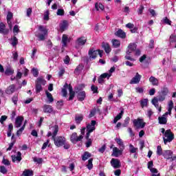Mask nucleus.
Masks as SVG:
<instances>
[{"label": "nucleus", "mask_w": 176, "mask_h": 176, "mask_svg": "<svg viewBox=\"0 0 176 176\" xmlns=\"http://www.w3.org/2000/svg\"><path fill=\"white\" fill-rule=\"evenodd\" d=\"M49 10H47L44 12L43 20H45V21H49Z\"/></svg>", "instance_id": "52"}, {"label": "nucleus", "mask_w": 176, "mask_h": 176, "mask_svg": "<svg viewBox=\"0 0 176 176\" xmlns=\"http://www.w3.org/2000/svg\"><path fill=\"white\" fill-rule=\"evenodd\" d=\"M173 108H174V102L173 100H170L168 104V115L171 114V111H173Z\"/></svg>", "instance_id": "33"}, {"label": "nucleus", "mask_w": 176, "mask_h": 176, "mask_svg": "<svg viewBox=\"0 0 176 176\" xmlns=\"http://www.w3.org/2000/svg\"><path fill=\"white\" fill-rule=\"evenodd\" d=\"M88 54L91 60V58L94 60V58L97 57V54H98V50H94V49H91L89 50Z\"/></svg>", "instance_id": "10"}, {"label": "nucleus", "mask_w": 176, "mask_h": 176, "mask_svg": "<svg viewBox=\"0 0 176 176\" xmlns=\"http://www.w3.org/2000/svg\"><path fill=\"white\" fill-rule=\"evenodd\" d=\"M11 157L12 159L13 163H16V162H18V163H20V162H21V159H22L21 158V152L18 151L17 156L12 155Z\"/></svg>", "instance_id": "13"}, {"label": "nucleus", "mask_w": 176, "mask_h": 176, "mask_svg": "<svg viewBox=\"0 0 176 176\" xmlns=\"http://www.w3.org/2000/svg\"><path fill=\"white\" fill-rule=\"evenodd\" d=\"M83 140V135H80L78 137V134L76 133H73L70 137V141L73 144H76V142H79V141H82Z\"/></svg>", "instance_id": "4"}, {"label": "nucleus", "mask_w": 176, "mask_h": 176, "mask_svg": "<svg viewBox=\"0 0 176 176\" xmlns=\"http://www.w3.org/2000/svg\"><path fill=\"white\" fill-rule=\"evenodd\" d=\"M0 173L2 174H6L8 173V169L4 166H0Z\"/></svg>", "instance_id": "58"}, {"label": "nucleus", "mask_w": 176, "mask_h": 176, "mask_svg": "<svg viewBox=\"0 0 176 176\" xmlns=\"http://www.w3.org/2000/svg\"><path fill=\"white\" fill-rule=\"evenodd\" d=\"M69 101H72V100H74L75 97V91H74V89H72V86L71 85H69Z\"/></svg>", "instance_id": "21"}, {"label": "nucleus", "mask_w": 176, "mask_h": 176, "mask_svg": "<svg viewBox=\"0 0 176 176\" xmlns=\"http://www.w3.org/2000/svg\"><path fill=\"white\" fill-rule=\"evenodd\" d=\"M96 124H97V122L96 120H91V123L87 124V135L86 138H89L90 133H93L94 130H96Z\"/></svg>", "instance_id": "2"}, {"label": "nucleus", "mask_w": 176, "mask_h": 176, "mask_svg": "<svg viewBox=\"0 0 176 176\" xmlns=\"http://www.w3.org/2000/svg\"><path fill=\"white\" fill-rule=\"evenodd\" d=\"M82 69H83V65H79L77 66V67L75 69V70H74V74H76V75H79V74H80Z\"/></svg>", "instance_id": "37"}, {"label": "nucleus", "mask_w": 176, "mask_h": 176, "mask_svg": "<svg viewBox=\"0 0 176 176\" xmlns=\"http://www.w3.org/2000/svg\"><path fill=\"white\" fill-rule=\"evenodd\" d=\"M137 151H138V148L134 147L133 144H129V152L131 153H136Z\"/></svg>", "instance_id": "41"}, {"label": "nucleus", "mask_w": 176, "mask_h": 176, "mask_svg": "<svg viewBox=\"0 0 176 176\" xmlns=\"http://www.w3.org/2000/svg\"><path fill=\"white\" fill-rule=\"evenodd\" d=\"M45 33L37 34H36V36L38 38V41H45Z\"/></svg>", "instance_id": "50"}, {"label": "nucleus", "mask_w": 176, "mask_h": 176, "mask_svg": "<svg viewBox=\"0 0 176 176\" xmlns=\"http://www.w3.org/2000/svg\"><path fill=\"white\" fill-rule=\"evenodd\" d=\"M124 113V111L122 110L121 112L119 114H118L114 118L113 123L115 124L118 123V121L122 119V116H123Z\"/></svg>", "instance_id": "30"}, {"label": "nucleus", "mask_w": 176, "mask_h": 176, "mask_svg": "<svg viewBox=\"0 0 176 176\" xmlns=\"http://www.w3.org/2000/svg\"><path fill=\"white\" fill-rule=\"evenodd\" d=\"M133 124H134V126L138 127V129H140V127L141 129H144L145 127V122H144V120L142 119L135 120L133 121Z\"/></svg>", "instance_id": "5"}, {"label": "nucleus", "mask_w": 176, "mask_h": 176, "mask_svg": "<svg viewBox=\"0 0 176 176\" xmlns=\"http://www.w3.org/2000/svg\"><path fill=\"white\" fill-rule=\"evenodd\" d=\"M36 91L37 93H41L42 91V85L36 82Z\"/></svg>", "instance_id": "51"}, {"label": "nucleus", "mask_w": 176, "mask_h": 176, "mask_svg": "<svg viewBox=\"0 0 176 176\" xmlns=\"http://www.w3.org/2000/svg\"><path fill=\"white\" fill-rule=\"evenodd\" d=\"M168 115V112H166L162 117L158 118L160 124H166L167 123V118H166Z\"/></svg>", "instance_id": "14"}, {"label": "nucleus", "mask_w": 176, "mask_h": 176, "mask_svg": "<svg viewBox=\"0 0 176 176\" xmlns=\"http://www.w3.org/2000/svg\"><path fill=\"white\" fill-rule=\"evenodd\" d=\"M78 101H83L86 98V92L85 91H80L78 94Z\"/></svg>", "instance_id": "26"}, {"label": "nucleus", "mask_w": 176, "mask_h": 176, "mask_svg": "<svg viewBox=\"0 0 176 176\" xmlns=\"http://www.w3.org/2000/svg\"><path fill=\"white\" fill-rule=\"evenodd\" d=\"M12 17H13V14L12 12H8V15H7V23L10 28V30H12V21L10 20H12Z\"/></svg>", "instance_id": "28"}, {"label": "nucleus", "mask_w": 176, "mask_h": 176, "mask_svg": "<svg viewBox=\"0 0 176 176\" xmlns=\"http://www.w3.org/2000/svg\"><path fill=\"white\" fill-rule=\"evenodd\" d=\"M43 109L45 113H52L53 112V107L51 105L44 104Z\"/></svg>", "instance_id": "17"}, {"label": "nucleus", "mask_w": 176, "mask_h": 176, "mask_svg": "<svg viewBox=\"0 0 176 176\" xmlns=\"http://www.w3.org/2000/svg\"><path fill=\"white\" fill-rule=\"evenodd\" d=\"M140 105L142 108H144V107H146V105H148V99H144L141 100Z\"/></svg>", "instance_id": "53"}, {"label": "nucleus", "mask_w": 176, "mask_h": 176, "mask_svg": "<svg viewBox=\"0 0 176 176\" xmlns=\"http://www.w3.org/2000/svg\"><path fill=\"white\" fill-rule=\"evenodd\" d=\"M153 105H154V107H155V108H157V109H158L159 112H162V107H159V99H157V97H155L152 101H151Z\"/></svg>", "instance_id": "18"}, {"label": "nucleus", "mask_w": 176, "mask_h": 176, "mask_svg": "<svg viewBox=\"0 0 176 176\" xmlns=\"http://www.w3.org/2000/svg\"><path fill=\"white\" fill-rule=\"evenodd\" d=\"M95 8L96 9V10H104V9L105 8L104 7V5H102V3H96L95 4Z\"/></svg>", "instance_id": "39"}, {"label": "nucleus", "mask_w": 176, "mask_h": 176, "mask_svg": "<svg viewBox=\"0 0 176 176\" xmlns=\"http://www.w3.org/2000/svg\"><path fill=\"white\" fill-rule=\"evenodd\" d=\"M162 155L167 160H170V159L171 158V156H173V151L170 150H165L164 151Z\"/></svg>", "instance_id": "16"}, {"label": "nucleus", "mask_w": 176, "mask_h": 176, "mask_svg": "<svg viewBox=\"0 0 176 176\" xmlns=\"http://www.w3.org/2000/svg\"><path fill=\"white\" fill-rule=\"evenodd\" d=\"M111 164L113 168H119L120 167V161L118 159H112L111 161Z\"/></svg>", "instance_id": "15"}, {"label": "nucleus", "mask_w": 176, "mask_h": 176, "mask_svg": "<svg viewBox=\"0 0 176 176\" xmlns=\"http://www.w3.org/2000/svg\"><path fill=\"white\" fill-rule=\"evenodd\" d=\"M70 39L68 38V35L67 34H63L62 36V43H63V47H65L67 46V43H69Z\"/></svg>", "instance_id": "19"}, {"label": "nucleus", "mask_w": 176, "mask_h": 176, "mask_svg": "<svg viewBox=\"0 0 176 176\" xmlns=\"http://www.w3.org/2000/svg\"><path fill=\"white\" fill-rule=\"evenodd\" d=\"M23 120H24V118L23 117L18 116L16 118L14 126L16 127V129H19V127H21V124L23 123Z\"/></svg>", "instance_id": "12"}, {"label": "nucleus", "mask_w": 176, "mask_h": 176, "mask_svg": "<svg viewBox=\"0 0 176 176\" xmlns=\"http://www.w3.org/2000/svg\"><path fill=\"white\" fill-rule=\"evenodd\" d=\"M11 45L14 47L19 43V39L16 36L11 38Z\"/></svg>", "instance_id": "40"}, {"label": "nucleus", "mask_w": 176, "mask_h": 176, "mask_svg": "<svg viewBox=\"0 0 176 176\" xmlns=\"http://www.w3.org/2000/svg\"><path fill=\"white\" fill-rule=\"evenodd\" d=\"M157 155L158 156H162V155H163V149L162 148V146H157Z\"/></svg>", "instance_id": "48"}, {"label": "nucleus", "mask_w": 176, "mask_h": 176, "mask_svg": "<svg viewBox=\"0 0 176 176\" xmlns=\"http://www.w3.org/2000/svg\"><path fill=\"white\" fill-rule=\"evenodd\" d=\"M76 43L78 46H83V45L86 43V38H85V37H80L77 39Z\"/></svg>", "instance_id": "29"}, {"label": "nucleus", "mask_w": 176, "mask_h": 176, "mask_svg": "<svg viewBox=\"0 0 176 176\" xmlns=\"http://www.w3.org/2000/svg\"><path fill=\"white\" fill-rule=\"evenodd\" d=\"M156 98L159 101H164V100H166V96L164 95H162L161 94H160V96H158Z\"/></svg>", "instance_id": "62"}, {"label": "nucleus", "mask_w": 176, "mask_h": 176, "mask_svg": "<svg viewBox=\"0 0 176 176\" xmlns=\"http://www.w3.org/2000/svg\"><path fill=\"white\" fill-rule=\"evenodd\" d=\"M112 45L115 47H119L120 46V41L119 40H112Z\"/></svg>", "instance_id": "47"}, {"label": "nucleus", "mask_w": 176, "mask_h": 176, "mask_svg": "<svg viewBox=\"0 0 176 176\" xmlns=\"http://www.w3.org/2000/svg\"><path fill=\"white\" fill-rule=\"evenodd\" d=\"M45 94L50 103H52L53 102V101H54V98H53V96L50 94V92L45 91Z\"/></svg>", "instance_id": "34"}, {"label": "nucleus", "mask_w": 176, "mask_h": 176, "mask_svg": "<svg viewBox=\"0 0 176 176\" xmlns=\"http://www.w3.org/2000/svg\"><path fill=\"white\" fill-rule=\"evenodd\" d=\"M116 142L120 146L121 149H124V144H123V140L120 138H116Z\"/></svg>", "instance_id": "36"}, {"label": "nucleus", "mask_w": 176, "mask_h": 176, "mask_svg": "<svg viewBox=\"0 0 176 176\" xmlns=\"http://www.w3.org/2000/svg\"><path fill=\"white\" fill-rule=\"evenodd\" d=\"M16 90V86L14 85H10L6 90V94H13Z\"/></svg>", "instance_id": "20"}, {"label": "nucleus", "mask_w": 176, "mask_h": 176, "mask_svg": "<svg viewBox=\"0 0 176 176\" xmlns=\"http://www.w3.org/2000/svg\"><path fill=\"white\" fill-rule=\"evenodd\" d=\"M49 142H50V140H47L45 142L43 143V146L41 149L43 151L47 148V145H49Z\"/></svg>", "instance_id": "61"}, {"label": "nucleus", "mask_w": 176, "mask_h": 176, "mask_svg": "<svg viewBox=\"0 0 176 176\" xmlns=\"http://www.w3.org/2000/svg\"><path fill=\"white\" fill-rule=\"evenodd\" d=\"M23 175H24V176H33L34 175V171H32L30 169H25L23 172Z\"/></svg>", "instance_id": "35"}, {"label": "nucleus", "mask_w": 176, "mask_h": 176, "mask_svg": "<svg viewBox=\"0 0 176 176\" xmlns=\"http://www.w3.org/2000/svg\"><path fill=\"white\" fill-rule=\"evenodd\" d=\"M169 42H170V45H171V43H175L176 34L170 35V38H169Z\"/></svg>", "instance_id": "46"}, {"label": "nucleus", "mask_w": 176, "mask_h": 176, "mask_svg": "<svg viewBox=\"0 0 176 176\" xmlns=\"http://www.w3.org/2000/svg\"><path fill=\"white\" fill-rule=\"evenodd\" d=\"M144 9H145V7H144V6L141 5L138 10V14H139V15L142 14V13L144 12Z\"/></svg>", "instance_id": "54"}, {"label": "nucleus", "mask_w": 176, "mask_h": 176, "mask_svg": "<svg viewBox=\"0 0 176 176\" xmlns=\"http://www.w3.org/2000/svg\"><path fill=\"white\" fill-rule=\"evenodd\" d=\"M33 160L34 162H35L36 163H38V164H41V163H42L43 162L42 158H38L36 157H33Z\"/></svg>", "instance_id": "60"}, {"label": "nucleus", "mask_w": 176, "mask_h": 176, "mask_svg": "<svg viewBox=\"0 0 176 176\" xmlns=\"http://www.w3.org/2000/svg\"><path fill=\"white\" fill-rule=\"evenodd\" d=\"M36 83L45 86V85H46V80L45 78H43V77H38L36 80Z\"/></svg>", "instance_id": "31"}, {"label": "nucleus", "mask_w": 176, "mask_h": 176, "mask_svg": "<svg viewBox=\"0 0 176 176\" xmlns=\"http://www.w3.org/2000/svg\"><path fill=\"white\" fill-rule=\"evenodd\" d=\"M67 28H68V22L67 21H63V23H61L60 25V30L63 32L65 31Z\"/></svg>", "instance_id": "23"}, {"label": "nucleus", "mask_w": 176, "mask_h": 176, "mask_svg": "<svg viewBox=\"0 0 176 176\" xmlns=\"http://www.w3.org/2000/svg\"><path fill=\"white\" fill-rule=\"evenodd\" d=\"M91 91L94 92V93H98V87H96L95 85H92L91 87Z\"/></svg>", "instance_id": "64"}, {"label": "nucleus", "mask_w": 176, "mask_h": 176, "mask_svg": "<svg viewBox=\"0 0 176 176\" xmlns=\"http://www.w3.org/2000/svg\"><path fill=\"white\" fill-rule=\"evenodd\" d=\"M75 120L77 124H80V122L83 120V115L78 114L75 117Z\"/></svg>", "instance_id": "32"}, {"label": "nucleus", "mask_w": 176, "mask_h": 176, "mask_svg": "<svg viewBox=\"0 0 176 176\" xmlns=\"http://www.w3.org/2000/svg\"><path fill=\"white\" fill-rule=\"evenodd\" d=\"M164 135L163 140L165 145L167 144V142H171L174 140V134L171 132V129L166 130Z\"/></svg>", "instance_id": "3"}, {"label": "nucleus", "mask_w": 176, "mask_h": 176, "mask_svg": "<svg viewBox=\"0 0 176 176\" xmlns=\"http://www.w3.org/2000/svg\"><path fill=\"white\" fill-rule=\"evenodd\" d=\"M124 149H122V147H120V149L118 148V147H114L113 148V155L115 156V157H118V156H120L122 153H123V151Z\"/></svg>", "instance_id": "9"}, {"label": "nucleus", "mask_w": 176, "mask_h": 176, "mask_svg": "<svg viewBox=\"0 0 176 176\" xmlns=\"http://www.w3.org/2000/svg\"><path fill=\"white\" fill-rule=\"evenodd\" d=\"M86 140H87V142H86V147L87 148H90V146H91V144L93 142V140H91V139L90 138H86Z\"/></svg>", "instance_id": "57"}, {"label": "nucleus", "mask_w": 176, "mask_h": 176, "mask_svg": "<svg viewBox=\"0 0 176 176\" xmlns=\"http://www.w3.org/2000/svg\"><path fill=\"white\" fill-rule=\"evenodd\" d=\"M149 82H151L153 86H159V80L153 76L150 77Z\"/></svg>", "instance_id": "24"}, {"label": "nucleus", "mask_w": 176, "mask_h": 176, "mask_svg": "<svg viewBox=\"0 0 176 176\" xmlns=\"http://www.w3.org/2000/svg\"><path fill=\"white\" fill-rule=\"evenodd\" d=\"M105 78H107V79H109L111 78V74L104 73L100 76V77L98 79V83H104V80Z\"/></svg>", "instance_id": "8"}, {"label": "nucleus", "mask_w": 176, "mask_h": 176, "mask_svg": "<svg viewBox=\"0 0 176 176\" xmlns=\"http://www.w3.org/2000/svg\"><path fill=\"white\" fill-rule=\"evenodd\" d=\"M162 21L165 23V24H168V25H171V21H170V19H168V18H167V16H165L163 19Z\"/></svg>", "instance_id": "56"}, {"label": "nucleus", "mask_w": 176, "mask_h": 176, "mask_svg": "<svg viewBox=\"0 0 176 176\" xmlns=\"http://www.w3.org/2000/svg\"><path fill=\"white\" fill-rule=\"evenodd\" d=\"M24 129H25V124H23L19 130L16 132L17 137H20L21 134H23V131H24Z\"/></svg>", "instance_id": "44"}, {"label": "nucleus", "mask_w": 176, "mask_h": 176, "mask_svg": "<svg viewBox=\"0 0 176 176\" xmlns=\"http://www.w3.org/2000/svg\"><path fill=\"white\" fill-rule=\"evenodd\" d=\"M116 36H118V38H122V39H124L126 38V32H123L121 29L118 30L116 32Z\"/></svg>", "instance_id": "22"}, {"label": "nucleus", "mask_w": 176, "mask_h": 176, "mask_svg": "<svg viewBox=\"0 0 176 176\" xmlns=\"http://www.w3.org/2000/svg\"><path fill=\"white\" fill-rule=\"evenodd\" d=\"M141 75L140 74L136 73V75L131 80L130 85H137V83H140V80H141Z\"/></svg>", "instance_id": "7"}, {"label": "nucleus", "mask_w": 176, "mask_h": 176, "mask_svg": "<svg viewBox=\"0 0 176 176\" xmlns=\"http://www.w3.org/2000/svg\"><path fill=\"white\" fill-rule=\"evenodd\" d=\"M87 167L89 170L93 168V158H91L88 160V164H87Z\"/></svg>", "instance_id": "49"}, {"label": "nucleus", "mask_w": 176, "mask_h": 176, "mask_svg": "<svg viewBox=\"0 0 176 176\" xmlns=\"http://www.w3.org/2000/svg\"><path fill=\"white\" fill-rule=\"evenodd\" d=\"M2 163L5 166H10V162H9V160L5 159V157L3 158Z\"/></svg>", "instance_id": "59"}, {"label": "nucleus", "mask_w": 176, "mask_h": 176, "mask_svg": "<svg viewBox=\"0 0 176 176\" xmlns=\"http://www.w3.org/2000/svg\"><path fill=\"white\" fill-rule=\"evenodd\" d=\"M160 94H162V96H164L165 97L167 96V94H168V89L167 88H164Z\"/></svg>", "instance_id": "55"}, {"label": "nucleus", "mask_w": 176, "mask_h": 176, "mask_svg": "<svg viewBox=\"0 0 176 176\" xmlns=\"http://www.w3.org/2000/svg\"><path fill=\"white\" fill-rule=\"evenodd\" d=\"M38 30H39V31H41V32H43V34H44V35L47 34V30L43 25L38 26Z\"/></svg>", "instance_id": "43"}, {"label": "nucleus", "mask_w": 176, "mask_h": 176, "mask_svg": "<svg viewBox=\"0 0 176 176\" xmlns=\"http://www.w3.org/2000/svg\"><path fill=\"white\" fill-rule=\"evenodd\" d=\"M32 74L33 76L36 78L38 76V75H39V71L38 70V69L33 67L32 69Z\"/></svg>", "instance_id": "45"}, {"label": "nucleus", "mask_w": 176, "mask_h": 176, "mask_svg": "<svg viewBox=\"0 0 176 176\" xmlns=\"http://www.w3.org/2000/svg\"><path fill=\"white\" fill-rule=\"evenodd\" d=\"M102 46L106 53H111V47L109 46V44H108V43H102Z\"/></svg>", "instance_id": "27"}, {"label": "nucleus", "mask_w": 176, "mask_h": 176, "mask_svg": "<svg viewBox=\"0 0 176 176\" xmlns=\"http://www.w3.org/2000/svg\"><path fill=\"white\" fill-rule=\"evenodd\" d=\"M130 122V118L127 117L126 118H125L124 120V123L123 124L124 127H127L129 123Z\"/></svg>", "instance_id": "63"}, {"label": "nucleus", "mask_w": 176, "mask_h": 176, "mask_svg": "<svg viewBox=\"0 0 176 176\" xmlns=\"http://www.w3.org/2000/svg\"><path fill=\"white\" fill-rule=\"evenodd\" d=\"M135 49H137V44H135V43H131L128 46L126 54H128V56L131 54V52H134Z\"/></svg>", "instance_id": "6"}, {"label": "nucleus", "mask_w": 176, "mask_h": 176, "mask_svg": "<svg viewBox=\"0 0 176 176\" xmlns=\"http://www.w3.org/2000/svg\"><path fill=\"white\" fill-rule=\"evenodd\" d=\"M89 157H91V154L89 152H85L82 156V159L84 162H86Z\"/></svg>", "instance_id": "38"}, {"label": "nucleus", "mask_w": 176, "mask_h": 176, "mask_svg": "<svg viewBox=\"0 0 176 176\" xmlns=\"http://www.w3.org/2000/svg\"><path fill=\"white\" fill-rule=\"evenodd\" d=\"M0 34H3V35H8L9 34V30L6 29V26L3 23H0Z\"/></svg>", "instance_id": "11"}, {"label": "nucleus", "mask_w": 176, "mask_h": 176, "mask_svg": "<svg viewBox=\"0 0 176 176\" xmlns=\"http://www.w3.org/2000/svg\"><path fill=\"white\" fill-rule=\"evenodd\" d=\"M50 129L53 131L52 140H54L56 146L58 148L63 146L66 142L65 138L63 136H57L56 138V135H57V133H58V125L51 126Z\"/></svg>", "instance_id": "1"}, {"label": "nucleus", "mask_w": 176, "mask_h": 176, "mask_svg": "<svg viewBox=\"0 0 176 176\" xmlns=\"http://www.w3.org/2000/svg\"><path fill=\"white\" fill-rule=\"evenodd\" d=\"M69 85H68V83H65V85H64V86H63V89H62V96H63V97H66L67 96V95L68 94V92L67 91V89H69Z\"/></svg>", "instance_id": "25"}, {"label": "nucleus", "mask_w": 176, "mask_h": 176, "mask_svg": "<svg viewBox=\"0 0 176 176\" xmlns=\"http://www.w3.org/2000/svg\"><path fill=\"white\" fill-rule=\"evenodd\" d=\"M6 75H13L14 74V70L10 67H8L5 71Z\"/></svg>", "instance_id": "42"}]
</instances>
